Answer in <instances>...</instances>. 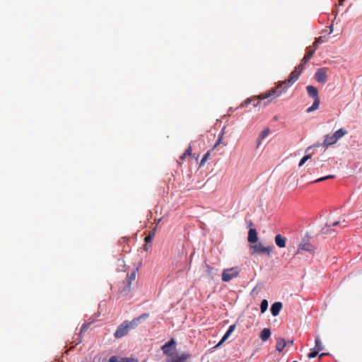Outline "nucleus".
<instances>
[{"label":"nucleus","mask_w":362,"mask_h":362,"mask_svg":"<svg viewBox=\"0 0 362 362\" xmlns=\"http://www.w3.org/2000/svg\"><path fill=\"white\" fill-rule=\"evenodd\" d=\"M327 71L326 67L318 69L315 74V80L320 83H325L328 80Z\"/></svg>","instance_id":"8"},{"label":"nucleus","mask_w":362,"mask_h":362,"mask_svg":"<svg viewBox=\"0 0 362 362\" xmlns=\"http://www.w3.org/2000/svg\"><path fill=\"white\" fill-rule=\"evenodd\" d=\"M301 71L298 70V68H295V69L291 73L287 80L280 82L276 87L272 88L270 90L259 95L257 97V98H253L247 99L246 100L241 103L240 107H247L251 102L255 101H257V103H254L253 106L257 107L260 103V101L262 100H264L269 98H271V100H272L274 98H277L278 96L282 94L284 89L292 85L294 82H296L298 80Z\"/></svg>","instance_id":"1"},{"label":"nucleus","mask_w":362,"mask_h":362,"mask_svg":"<svg viewBox=\"0 0 362 362\" xmlns=\"http://www.w3.org/2000/svg\"><path fill=\"white\" fill-rule=\"evenodd\" d=\"M311 158V155L310 154H308V155H305V156H303L302 158V159L300 160L298 165L299 166H302L308 160H309L310 158Z\"/></svg>","instance_id":"26"},{"label":"nucleus","mask_w":362,"mask_h":362,"mask_svg":"<svg viewBox=\"0 0 362 362\" xmlns=\"http://www.w3.org/2000/svg\"><path fill=\"white\" fill-rule=\"evenodd\" d=\"M320 145L319 144H315L314 146L315 147H319Z\"/></svg>","instance_id":"41"},{"label":"nucleus","mask_w":362,"mask_h":362,"mask_svg":"<svg viewBox=\"0 0 362 362\" xmlns=\"http://www.w3.org/2000/svg\"><path fill=\"white\" fill-rule=\"evenodd\" d=\"M268 308V302L267 300H263L260 304L261 313H264Z\"/></svg>","instance_id":"22"},{"label":"nucleus","mask_w":362,"mask_h":362,"mask_svg":"<svg viewBox=\"0 0 362 362\" xmlns=\"http://www.w3.org/2000/svg\"><path fill=\"white\" fill-rule=\"evenodd\" d=\"M163 354L168 357V362H186L191 355L188 353L178 354L175 353L176 341L172 338L161 348Z\"/></svg>","instance_id":"2"},{"label":"nucleus","mask_w":362,"mask_h":362,"mask_svg":"<svg viewBox=\"0 0 362 362\" xmlns=\"http://www.w3.org/2000/svg\"><path fill=\"white\" fill-rule=\"evenodd\" d=\"M269 129L268 128L264 129L263 131L261 132L260 134L258 136V139H257V147H259L260 144H261V141L262 139H264V138H266L269 134Z\"/></svg>","instance_id":"19"},{"label":"nucleus","mask_w":362,"mask_h":362,"mask_svg":"<svg viewBox=\"0 0 362 362\" xmlns=\"http://www.w3.org/2000/svg\"><path fill=\"white\" fill-rule=\"evenodd\" d=\"M273 247L264 246L262 243H259L254 245L250 246V250H251L250 254L252 255H267L268 257H270L271 252L272 251Z\"/></svg>","instance_id":"5"},{"label":"nucleus","mask_w":362,"mask_h":362,"mask_svg":"<svg viewBox=\"0 0 362 362\" xmlns=\"http://www.w3.org/2000/svg\"><path fill=\"white\" fill-rule=\"evenodd\" d=\"M119 362H137V361L132 358H121Z\"/></svg>","instance_id":"27"},{"label":"nucleus","mask_w":362,"mask_h":362,"mask_svg":"<svg viewBox=\"0 0 362 362\" xmlns=\"http://www.w3.org/2000/svg\"><path fill=\"white\" fill-rule=\"evenodd\" d=\"M155 236V232L153 231L152 233H151L148 235L146 236L145 237V241L146 243H151V241L153 240V238Z\"/></svg>","instance_id":"25"},{"label":"nucleus","mask_w":362,"mask_h":362,"mask_svg":"<svg viewBox=\"0 0 362 362\" xmlns=\"http://www.w3.org/2000/svg\"><path fill=\"white\" fill-rule=\"evenodd\" d=\"M247 240L250 243H255L258 240L257 233L255 228H250L249 230Z\"/></svg>","instance_id":"13"},{"label":"nucleus","mask_w":362,"mask_h":362,"mask_svg":"<svg viewBox=\"0 0 362 362\" xmlns=\"http://www.w3.org/2000/svg\"><path fill=\"white\" fill-rule=\"evenodd\" d=\"M127 325V320L124 321L117 329L114 333V336L117 339L122 338L126 336L129 332V329Z\"/></svg>","instance_id":"9"},{"label":"nucleus","mask_w":362,"mask_h":362,"mask_svg":"<svg viewBox=\"0 0 362 362\" xmlns=\"http://www.w3.org/2000/svg\"><path fill=\"white\" fill-rule=\"evenodd\" d=\"M323 42L322 40V37H319L318 38H316L315 42H313V49L316 50V49L317 48L318 45L322 43Z\"/></svg>","instance_id":"23"},{"label":"nucleus","mask_w":362,"mask_h":362,"mask_svg":"<svg viewBox=\"0 0 362 362\" xmlns=\"http://www.w3.org/2000/svg\"><path fill=\"white\" fill-rule=\"evenodd\" d=\"M347 134V131L343 128L337 130L332 134H327L325 136L323 147L327 148L328 146L333 145L337 142V141Z\"/></svg>","instance_id":"3"},{"label":"nucleus","mask_w":362,"mask_h":362,"mask_svg":"<svg viewBox=\"0 0 362 362\" xmlns=\"http://www.w3.org/2000/svg\"><path fill=\"white\" fill-rule=\"evenodd\" d=\"M315 52V49H313V50L308 51L304 57H305L306 59H308V60H310V59H311V57L313 56V54H314Z\"/></svg>","instance_id":"28"},{"label":"nucleus","mask_w":362,"mask_h":362,"mask_svg":"<svg viewBox=\"0 0 362 362\" xmlns=\"http://www.w3.org/2000/svg\"><path fill=\"white\" fill-rule=\"evenodd\" d=\"M306 90L309 96L314 99V102L312 106L306 110V112L309 113L319 108L320 101L318 97V90L316 87L313 86H308L306 87Z\"/></svg>","instance_id":"4"},{"label":"nucleus","mask_w":362,"mask_h":362,"mask_svg":"<svg viewBox=\"0 0 362 362\" xmlns=\"http://www.w3.org/2000/svg\"><path fill=\"white\" fill-rule=\"evenodd\" d=\"M186 157H187V156H186L185 153H183V154L180 157V160H184Z\"/></svg>","instance_id":"37"},{"label":"nucleus","mask_w":362,"mask_h":362,"mask_svg":"<svg viewBox=\"0 0 362 362\" xmlns=\"http://www.w3.org/2000/svg\"><path fill=\"white\" fill-rule=\"evenodd\" d=\"M311 148H312V146H309V147L306 149L305 152H308V151H309V150H310Z\"/></svg>","instance_id":"40"},{"label":"nucleus","mask_w":362,"mask_h":362,"mask_svg":"<svg viewBox=\"0 0 362 362\" xmlns=\"http://www.w3.org/2000/svg\"><path fill=\"white\" fill-rule=\"evenodd\" d=\"M276 245L280 247L284 248L286 247V238L282 236L281 234H278L274 238Z\"/></svg>","instance_id":"14"},{"label":"nucleus","mask_w":362,"mask_h":362,"mask_svg":"<svg viewBox=\"0 0 362 362\" xmlns=\"http://www.w3.org/2000/svg\"><path fill=\"white\" fill-rule=\"evenodd\" d=\"M315 349L317 350V351H320L322 350H323V345H322V343L320 339V337H316L315 340Z\"/></svg>","instance_id":"20"},{"label":"nucleus","mask_w":362,"mask_h":362,"mask_svg":"<svg viewBox=\"0 0 362 362\" xmlns=\"http://www.w3.org/2000/svg\"><path fill=\"white\" fill-rule=\"evenodd\" d=\"M192 146H189L188 147V148L185 151V153H185L187 156H190V155L192 154Z\"/></svg>","instance_id":"31"},{"label":"nucleus","mask_w":362,"mask_h":362,"mask_svg":"<svg viewBox=\"0 0 362 362\" xmlns=\"http://www.w3.org/2000/svg\"><path fill=\"white\" fill-rule=\"evenodd\" d=\"M206 269H207V270H206V271H207V273H208V274H210V273L211 272V271H212V269H212V267H210V266H206Z\"/></svg>","instance_id":"33"},{"label":"nucleus","mask_w":362,"mask_h":362,"mask_svg":"<svg viewBox=\"0 0 362 362\" xmlns=\"http://www.w3.org/2000/svg\"><path fill=\"white\" fill-rule=\"evenodd\" d=\"M270 336L271 332L268 328L263 329L259 334V337L263 341H267L270 337Z\"/></svg>","instance_id":"17"},{"label":"nucleus","mask_w":362,"mask_h":362,"mask_svg":"<svg viewBox=\"0 0 362 362\" xmlns=\"http://www.w3.org/2000/svg\"><path fill=\"white\" fill-rule=\"evenodd\" d=\"M319 354V351H317V350H314L313 351H311L308 355V357L309 358H315Z\"/></svg>","instance_id":"29"},{"label":"nucleus","mask_w":362,"mask_h":362,"mask_svg":"<svg viewBox=\"0 0 362 362\" xmlns=\"http://www.w3.org/2000/svg\"><path fill=\"white\" fill-rule=\"evenodd\" d=\"M235 328V325H230L228 329L226 331V332L223 335V337H222L221 340L215 346V348L221 346L229 337V336L234 331Z\"/></svg>","instance_id":"12"},{"label":"nucleus","mask_w":362,"mask_h":362,"mask_svg":"<svg viewBox=\"0 0 362 362\" xmlns=\"http://www.w3.org/2000/svg\"><path fill=\"white\" fill-rule=\"evenodd\" d=\"M137 269L133 271L129 275H128L126 281H124L127 284V287L130 288L131 284L136 279Z\"/></svg>","instance_id":"18"},{"label":"nucleus","mask_w":362,"mask_h":362,"mask_svg":"<svg viewBox=\"0 0 362 362\" xmlns=\"http://www.w3.org/2000/svg\"><path fill=\"white\" fill-rule=\"evenodd\" d=\"M121 358H119L117 356H111L109 359V362H119Z\"/></svg>","instance_id":"30"},{"label":"nucleus","mask_w":362,"mask_h":362,"mask_svg":"<svg viewBox=\"0 0 362 362\" xmlns=\"http://www.w3.org/2000/svg\"><path fill=\"white\" fill-rule=\"evenodd\" d=\"M308 61L309 60L308 59L303 57V59L301 60V62H303L305 65Z\"/></svg>","instance_id":"35"},{"label":"nucleus","mask_w":362,"mask_h":362,"mask_svg":"<svg viewBox=\"0 0 362 362\" xmlns=\"http://www.w3.org/2000/svg\"><path fill=\"white\" fill-rule=\"evenodd\" d=\"M326 355H327V354H326V353H322V354H321L320 355V358H322V356H326Z\"/></svg>","instance_id":"38"},{"label":"nucleus","mask_w":362,"mask_h":362,"mask_svg":"<svg viewBox=\"0 0 362 362\" xmlns=\"http://www.w3.org/2000/svg\"><path fill=\"white\" fill-rule=\"evenodd\" d=\"M334 177H335L334 175H327V176H325V177H322L320 178H318L316 180H315L313 182H321V181H324V180H328V179H332V178H334Z\"/></svg>","instance_id":"24"},{"label":"nucleus","mask_w":362,"mask_h":362,"mask_svg":"<svg viewBox=\"0 0 362 362\" xmlns=\"http://www.w3.org/2000/svg\"><path fill=\"white\" fill-rule=\"evenodd\" d=\"M144 250H146V245L144 246Z\"/></svg>","instance_id":"43"},{"label":"nucleus","mask_w":362,"mask_h":362,"mask_svg":"<svg viewBox=\"0 0 362 362\" xmlns=\"http://www.w3.org/2000/svg\"><path fill=\"white\" fill-rule=\"evenodd\" d=\"M293 343V340H289L286 341V345H292Z\"/></svg>","instance_id":"36"},{"label":"nucleus","mask_w":362,"mask_h":362,"mask_svg":"<svg viewBox=\"0 0 362 362\" xmlns=\"http://www.w3.org/2000/svg\"><path fill=\"white\" fill-rule=\"evenodd\" d=\"M344 0H339V5H342V3Z\"/></svg>","instance_id":"39"},{"label":"nucleus","mask_w":362,"mask_h":362,"mask_svg":"<svg viewBox=\"0 0 362 362\" xmlns=\"http://www.w3.org/2000/svg\"><path fill=\"white\" fill-rule=\"evenodd\" d=\"M300 250H305L310 252L314 251V247L308 242L301 243L298 248L297 253H300Z\"/></svg>","instance_id":"11"},{"label":"nucleus","mask_w":362,"mask_h":362,"mask_svg":"<svg viewBox=\"0 0 362 362\" xmlns=\"http://www.w3.org/2000/svg\"><path fill=\"white\" fill-rule=\"evenodd\" d=\"M282 308V303L281 302H276L272 304L271 307V313L273 316H277Z\"/></svg>","instance_id":"15"},{"label":"nucleus","mask_w":362,"mask_h":362,"mask_svg":"<svg viewBox=\"0 0 362 362\" xmlns=\"http://www.w3.org/2000/svg\"><path fill=\"white\" fill-rule=\"evenodd\" d=\"M286 346V341L283 338H277L276 339V349L279 352H281L285 346Z\"/></svg>","instance_id":"16"},{"label":"nucleus","mask_w":362,"mask_h":362,"mask_svg":"<svg viewBox=\"0 0 362 362\" xmlns=\"http://www.w3.org/2000/svg\"><path fill=\"white\" fill-rule=\"evenodd\" d=\"M332 30H333V27H332V26L330 27V33H332Z\"/></svg>","instance_id":"42"},{"label":"nucleus","mask_w":362,"mask_h":362,"mask_svg":"<svg viewBox=\"0 0 362 362\" xmlns=\"http://www.w3.org/2000/svg\"><path fill=\"white\" fill-rule=\"evenodd\" d=\"M305 65L303 62H300V64L298 65V66L297 68L298 70L301 71V72H302L303 70L305 69Z\"/></svg>","instance_id":"32"},{"label":"nucleus","mask_w":362,"mask_h":362,"mask_svg":"<svg viewBox=\"0 0 362 362\" xmlns=\"http://www.w3.org/2000/svg\"><path fill=\"white\" fill-rule=\"evenodd\" d=\"M148 316V314H144V315L139 316V317L133 319L132 321L127 320V325H129L128 326L129 329L131 330L132 329L136 328L138 326V325L140 322V320L145 318Z\"/></svg>","instance_id":"10"},{"label":"nucleus","mask_w":362,"mask_h":362,"mask_svg":"<svg viewBox=\"0 0 362 362\" xmlns=\"http://www.w3.org/2000/svg\"><path fill=\"white\" fill-rule=\"evenodd\" d=\"M345 223V219L344 218L342 221H332L331 219H328L325 227L322 228V234H332L335 233L336 231L332 228L337 227L340 226L341 223Z\"/></svg>","instance_id":"7"},{"label":"nucleus","mask_w":362,"mask_h":362,"mask_svg":"<svg viewBox=\"0 0 362 362\" xmlns=\"http://www.w3.org/2000/svg\"><path fill=\"white\" fill-rule=\"evenodd\" d=\"M240 272V269L239 267H233L228 269H225L223 270L221 274V280L223 282H228L234 278L238 276Z\"/></svg>","instance_id":"6"},{"label":"nucleus","mask_w":362,"mask_h":362,"mask_svg":"<svg viewBox=\"0 0 362 362\" xmlns=\"http://www.w3.org/2000/svg\"><path fill=\"white\" fill-rule=\"evenodd\" d=\"M210 151H207L203 156V158H202L201 160V162L199 163V166L202 167L203 166L205 163L207 161V160L210 157Z\"/></svg>","instance_id":"21"},{"label":"nucleus","mask_w":362,"mask_h":362,"mask_svg":"<svg viewBox=\"0 0 362 362\" xmlns=\"http://www.w3.org/2000/svg\"><path fill=\"white\" fill-rule=\"evenodd\" d=\"M308 61L309 60L308 59L303 57V59L301 60V62H303L305 65Z\"/></svg>","instance_id":"34"}]
</instances>
